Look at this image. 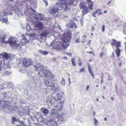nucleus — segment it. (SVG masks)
Returning <instances> with one entry per match:
<instances>
[{"mask_svg":"<svg viewBox=\"0 0 126 126\" xmlns=\"http://www.w3.org/2000/svg\"><path fill=\"white\" fill-rule=\"evenodd\" d=\"M72 39L71 32L68 31L63 34L62 37L63 42L58 41L56 42L54 46L56 48L60 50L66 49L70 45L69 43Z\"/></svg>","mask_w":126,"mask_h":126,"instance_id":"1","label":"nucleus"},{"mask_svg":"<svg viewBox=\"0 0 126 126\" xmlns=\"http://www.w3.org/2000/svg\"><path fill=\"white\" fill-rule=\"evenodd\" d=\"M34 66L36 70H39V69L41 70L40 71L38 72L39 75L41 76H43L47 79H49V80L52 79L54 78V74L49 70L46 69H41V67L39 66L38 67L36 65H34Z\"/></svg>","mask_w":126,"mask_h":126,"instance_id":"2","label":"nucleus"},{"mask_svg":"<svg viewBox=\"0 0 126 126\" xmlns=\"http://www.w3.org/2000/svg\"><path fill=\"white\" fill-rule=\"evenodd\" d=\"M86 0L88 4V7L86 6L84 2H81L79 4L80 9L82 10V12L84 15L87 14L89 12V9L92 10L93 9L94 1H92L91 0Z\"/></svg>","mask_w":126,"mask_h":126,"instance_id":"3","label":"nucleus"},{"mask_svg":"<svg viewBox=\"0 0 126 126\" xmlns=\"http://www.w3.org/2000/svg\"><path fill=\"white\" fill-rule=\"evenodd\" d=\"M17 39L15 37L10 38L8 40V43L11 47H18L20 45L17 43Z\"/></svg>","mask_w":126,"mask_h":126,"instance_id":"4","label":"nucleus"},{"mask_svg":"<svg viewBox=\"0 0 126 126\" xmlns=\"http://www.w3.org/2000/svg\"><path fill=\"white\" fill-rule=\"evenodd\" d=\"M32 61L30 59L25 58L22 60V64L25 68L28 67L32 65Z\"/></svg>","mask_w":126,"mask_h":126,"instance_id":"5","label":"nucleus"},{"mask_svg":"<svg viewBox=\"0 0 126 126\" xmlns=\"http://www.w3.org/2000/svg\"><path fill=\"white\" fill-rule=\"evenodd\" d=\"M34 29L36 30H41L43 28V24L41 22L36 21L34 22Z\"/></svg>","mask_w":126,"mask_h":126,"instance_id":"6","label":"nucleus"},{"mask_svg":"<svg viewBox=\"0 0 126 126\" xmlns=\"http://www.w3.org/2000/svg\"><path fill=\"white\" fill-rule=\"evenodd\" d=\"M34 15L35 16L34 17V18L36 20L39 19L40 20L43 21L45 19L43 15L40 13H37Z\"/></svg>","mask_w":126,"mask_h":126,"instance_id":"7","label":"nucleus"},{"mask_svg":"<svg viewBox=\"0 0 126 126\" xmlns=\"http://www.w3.org/2000/svg\"><path fill=\"white\" fill-rule=\"evenodd\" d=\"M55 100L58 101L60 100L62 96L59 94H57L56 93H53L51 96Z\"/></svg>","mask_w":126,"mask_h":126,"instance_id":"8","label":"nucleus"},{"mask_svg":"<svg viewBox=\"0 0 126 126\" xmlns=\"http://www.w3.org/2000/svg\"><path fill=\"white\" fill-rule=\"evenodd\" d=\"M58 11V8L56 6H54L49 10V12L50 14H53L56 13Z\"/></svg>","mask_w":126,"mask_h":126,"instance_id":"9","label":"nucleus"},{"mask_svg":"<svg viewBox=\"0 0 126 126\" xmlns=\"http://www.w3.org/2000/svg\"><path fill=\"white\" fill-rule=\"evenodd\" d=\"M112 46H115L116 48H119L120 46V43L118 42L114 39H112V42L111 43Z\"/></svg>","mask_w":126,"mask_h":126,"instance_id":"10","label":"nucleus"},{"mask_svg":"<svg viewBox=\"0 0 126 126\" xmlns=\"http://www.w3.org/2000/svg\"><path fill=\"white\" fill-rule=\"evenodd\" d=\"M22 38L21 41L23 40H24V41L23 42L22 41L20 42V43L22 44V45H24L25 44V43H28L29 42V40L27 39L25 35H24V34H22Z\"/></svg>","mask_w":126,"mask_h":126,"instance_id":"11","label":"nucleus"},{"mask_svg":"<svg viewBox=\"0 0 126 126\" xmlns=\"http://www.w3.org/2000/svg\"><path fill=\"white\" fill-rule=\"evenodd\" d=\"M44 83L46 86L48 87L50 86L51 88L52 89H53L55 87L54 84H53L50 85L49 80L47 79L45 80L44 81Z\"/></svg>","mask_w":126,"mask_h":126,"instance_id":"12","label":"nucleus"},{"mask_svg":"<svg viewBox=\"0 0 126 126\" xmlns=\"http://www.w3.org/2000/svg\"><path fill=\"white\" fill-rule=\"evenodd\" d=\"M49 34V32L46 30H45L40 34V36L42 37H45Z\"/></svg>","mask_w":126,"mask_h":126,"instance_id":"13","label":"nucleus"},{"mask_svg":"<svg viewBox=\"0 0 126 126\" xmlns=\"http://www.w3.org/2000/svg\"><path fill=\"white\" fill-rule=\"evenodd\" d=\"M40 110L41 112L44 114V116L47 115L49 113V111L48 110L44 108L43 107Z\"/></svg>","mask_w":126,"mask_h":126,"instance_id":"14","label":"nucleus"},{"mask_svg":"<svg viewBox=\"0 0 126 126\" xmlns=\"http://www.w3.org/2000/svg\"><path fill=\"white\" fill-rule=\"evenodd\" d=\"M98 13V15H101L102 14V12L101 11L100 9H97L95 12H94L93 14V16L94 17H96L95 15Z\"/></svg>","mask_w":126,"mask_h":126,"instance_id":"15","label":"nucleus"},{"mask_svg":"<svg viewBox=\"0 0 126 126\" xmlns=\"http://www.w3.org/2000/svg\"><path fill=\"white\" fill-rule=\"evenodd\" d=\"M63 114H59L56 116L58 120L57 121H63Z\"/></svg>","mask_w":126,"mask_h":126,"instance_id":"16","label":"nucleus"},{"mask_svg":"<svg viewBox=\"0 0 126 126\" xmlns=\"http://www.w3.org/2000/svg\"><path fill=\"white\" fill-rule=\"evenodd\" d=\"M2 56L4 59H7L8 58V54L5 52L0 54V56Z\"/></svg>","mask_w":126,"mask_h":126,"instance_id":"17","label":"nucleus"},{"mask_svg":"<svg viewBox=\"0 0 126 126\" xmlns=\"http://www.w3.org/2000/svg\"><path fill=\"white\" fill-rule=\"evenodd\" d=\"M6 37L5 36H4L1 38H0V42H1L3 43H8V41H5V39Z\"/></svg>","mask_w":126,"mask_h":126,"instance_id":"18","label":"nucleus"},{"mask_svg":"<svg viewBox=\"0 0 126 126\" xmlns=\"http://www.w3.org/2000/svg\"><path fill=\"white\" fill-rule=\"evenodd\" d=\"M88 70L89 73L92 76L93 78H94V75L92 71V69L89 65L88 66Z\"/></svg>","mask_w":126,"mask_h":126,"instance_id":"19","label":"nucleus"},{"mask_svg":"<svg viewBox=\"0 0 126 126\" xmlns=\"http://www.w3.org/2000/svg\"><path fill=\"white\" fill-rule=\"evenodd\" d=\"M38 52L41 54L44 55H46L48 53V52L46 51H43L41 50H38Z\"/></svg>","mask_w":126,"mask_h":126,"instance_id":"20","label":"nucleus"},{"mask_svg":"<svg viewBox=\"0 0 126 126\" xmlns=\"http://www.w3.org/2000/svg\"><path fill=\"white\" fill-rule=\"evenodd\" d=\"M117 48L115 50V52L118 57H119L120 54V50L119 48Z\"/></svg>","mask_w":126,"mask_h":126,"instance_id":"21","label":"nucleus"},{"mask_svg":"<svg viewBox=\"0 0 126 126\" xmlns=\"http://www.w3.org/2000/svg\"><path fill=\"white\" fill-rule=\"evenodd\" d=\"M71 61L73 66H76V65L74 59V58H72L71 59Z\"/></svg>","mask_w":126,"mask_h":126,"instance_id":"22","label":"nucleus"},{"mask_svg":"<svg viewBox=\"0 0 126 126\" xmlns=\"http://www.w3.org/2000/svg\"><path fill=\"white\" fill-rule=\"evenodd\" d=\"M52 98L50 96H48L46 99V101L47 102H49L50 103L52 102L51 100Z\"/></svg>","mask_w":126,"mask_h":126,"instance_id":"23","label":"nucleus"},{"mask_svg":"<svg viewBox=\"0 0 126 126\" xmlns=\"http://www.w3.org/2000/svg\"><path fill=\"white\" fill-rule=\"evenodd\" d=\"M2 21L3 22H4L6 24H7L8 22V20L7 18H3L2 20Z\"/></svg>","mask_w":126,"mask_h":126,"instance_id":"24","label":"nucleus"},{"mask_svg":"<svg viewBox=\"0 0 126 126\" xmlns=\"http://www.w3.org/2000/svg\"><path fill=\"white\" fill-rule=\"evenodd\" d=\"M61 82V83L63 85H64L65 84V79L64 78H62Z\"/></svg>","mask_w":126,"mask_h":126,"instance_id":"25","label":"nucleus"},{"mask_svg":"<svg viewBox=\"0 0 126 126\" xmlns=\"http://www.w3.org/2000/svg\"><path fill=\"white\" fill-rule=\"evenodd\" d=\"M17 119L16 118L14 117H12V123L13 124H14V122H16Z\"/></svg>","mask_w":126,"mask_h":126,"instance_id":"26","label":"nucleus"},{"mask_svg":"<svg viewBox=\"0 0 126 126\" xmlns=\"http://www.w3.org/2000/svg\"><path fill=\"white\" fill-rule=\"evenodd\" d=\"M85 68L83 67L82 68H81L79 72L80 73H81L83 72L85 70Z\"/></svg>","mask_w":126,"mask_h":126,"instance_id":"27","label":"nucleus"},{"mask_svg":"<svg viewBox=\"0 0 126 126\" xmlns=\"http://www.w3.org/2000/svg\"><path fill=\"white\" fill-rule=\"evenodd\" d=\"M94 123L95 126H96L98 124V121L96 119H94Z\"/></svg>","mask_w":126,"mask_h":126,"instance_id":"28","label":"nucleus"},{"mask_svg":"<svg viewBox=\"0 0 126 126\" xmlns=\"http://www.w3.org/2000/svg\"><path fill=\"white\" fill-rule=\"evenodd\" d=\"M104 54V52H102L101 53H100V57L102 59L103 58V56Z\"/></svg>","mask_w":126,"mask_h":126,"instance_id":"29","label":"nucleus"},{"mask_svg":"<svg viewBox=\"0 0 126 126\" xmlns=\"http://www.w3.org/2000/svg\"><path fill=\"white\" fill-rule=\"evenodd\" d=\"M36 34L35 33H30V35L31 37H34L35 36Z\"/></svg>","mask_w":126,"mask_h":126,"instance_id":"30","label":"nucleus"},{"mask_svg":"<svg viewBox=\"0 0 126 126\" xmlns=\"http://www.w3.org/2000/svg\"><path fill=\"white\" fill-rule=\"evenodd\" d=\"M105 26L104 25H103L102 26V32H104L105 31Z\"/></svg>","mask_w":126,"mask_h":126,"instance_id":"31","label":"nucleus"},{"mask_svg":"<svg viewBox=\"0 0 126 126\" xmlns=\"http://www.w3.org/2000/svg\"><path fill=\"white\" fill-rule=\"evenodd\" d=\"M87 53H88L89 54H93V55H94V52L93 51H87Z\"/></svg>","mask_w":126,"mask_h":126,"instance_id":"32","label":"nucleus"},{"mask_svg":"<svg viewBox=\"0 0 126 126\" xmlns=\"http://www.w3.org/2000/svg\"><path fill=\"white\" fill-rule=\"evenodd\" d=\"M79 40L80 38H79L77 39L76 41H75V43H78L80 42Z\"/></svg>","mask_w":126,"mask_h":126,"instance_id":"33","label":"nucleus"},{"mask_svg":"<svg viewBox=\"0 0 126 126\" xmlns=\"http://www.w3.org/2000/svg\"><path fill=\"white\" fill-rule=\"evenodd\" d=\"M20 126H25V124L22 121H21L20 123Z\"/></svg>","mask_w":126,"mask_h":126,"instance_id":"34","label":"nucleus"},{"mask_svg":"<svg viewBox=\"0 0 126 126\" xmlns=\"http://www.w3.org/2000/svg\"><path fill=\"white\" fill-rule=\"evenodd\" d=\"M65 53H66L67 55H68L70 56H72V54L70 52H69V53L66 52Z\"/></svg>","mask_w":126,"mask_h":126,"instance_id":"35","label":"nucleus"},{"mask_svg":"<svg viewBox=\"0 0 126 126\" xmlns=\"http://www.w3.org/2000/svg\"><path fill=\"white\" fill-rule=\"evenodd\" d=\"M123 32L125 34H126V27L123 30Z\"/></svg>","mask_w":126,"mask_h":126,"instance_id":"36","label":"nucleus"},{"mask_svg":"<svg viewBox=\"0 0 126 126\" xmlns=\"http://www.w3.org/2000/svg\"><path fill=\"white\" fill-rule=\"evenodd\" d=\"M3 14L5 16H7L8 15V12H3Z\"/></svg>","mask_w":126,"mask_h":126,"instance_id":"37","label":"nucleus"},{"mask_svg":"<svg viewBox=\"0 0 126 126\" xmlns=\"http://www.w3.org/2000/svg\"><path fill=\"white\" fill-rule=\"evenodd\" d=\"M11 54H8V59L11 58Z\"/></svg>","mask_w":126,"mask_h":126,"instance_id":"38","label":"nucleus"},{"mask_svg":"<svg viewBox=\"0 0 126 126\" xmlns=\"http://www.w3.org/2000/svg\"><path fill=\"white\" fill-rule=\"evenodd\" d=\"M82 64L81 62H79L78 64V65L80 66H81Z\"/></svg>","mask_w":126,"mask_h":126,"instance_id":"39","label":"nucleus"},{"mask_svg":"<svg viewBox=\"0 0 126 126\" xmlns=\"http://www.w3.org/2000/svg\"><path fill=\"white\" fill-rule=\"evenodd\" d=\"M101 74H102V76H101L100 77V78H103L104 76H103V72H102V73H101Z\"/></svg>","mask_w":126,"mask_h":126,"instance_id":"40","label":"nucleus"},{"mask_svg":"<svg viewBox=\"0 0 126 126\" xmlns=\"http://www.w3.org/2000/svg\"><path fill=\"white\" fill-rule=\"evenodd\" d=\"M91 40H89V42H88V43H87V45L90 46V43H91Z\"/></svg>","mask_w":126,"mask_h":126,"instance_id":"41","label":"nucleus"},{"mask_svg":"<svg viewBox=\"0 0 126 126\" xmlns=\"http://www.w3.org/2000/svg\"><path fill=\"white\" fill-rule=\"evenodd\" d=\"M94 30V26H92V31H93Z\"/></svg>","mask_w":126,"mask_h":126,"instance_id":"42","label":"nucleus"},{"mask_svg":"<svg viewBox=\"0 0 126 126\" xmlns=\"http://www.w3.org/2000/svg\"><path fill=\"white\" fill-rule=\"evenodd\" d=\"M31 10L33 12L35 13V12H36V10L35 11L32 9H31Z\"/></svg>","mask_w":126,"mask_h":126,"instance_id":"43","label":"nucleus"},{"mask_svg":"<svg viewBox=\"0 0 126 126\" xmlns=\"http://www.w3.org/2000/svg\"><path fill=\"white\" fill-rule=\"evenodd\" d=\"M89 86L88 85L87 86V88H86V90L87 91H88V89L89 88Z\"/></svg>","mask_w":126,"mask_h":126,"instance_id":"44","label":"nucleus"},{"mask_svg":"<svg viewBox=\"0 0 126 126\" xmlns=\"http://www.w3.org/2000/svg\"><path fill=\"white\" fill-rule=\"evenodd\" d=\"M122 63L121 62H120L119 63V66L120 67H121L122 65Z\"/></svg>","mask_w":126,"mask_h":126,"instance_id":"45","label":"nucleus"},{"mask_svg":"<svg viewBox=\"0 0 126 126\" xmlns=\"http://www.w3.org/2000/svg\"><path fill=\"white\" fill-rule=\"evenodd\" d=\"M45 4H46V6H47V5L48 4V3L47 2V1H46L45 2H44Z\"/></svg>","mask_w":126,"mask_h":126,"instance_id":"46","label":"nucleus"},{"mask_svg":"<svg viewBox=\"0 0 126 126\" xmlns=\"http://www.w3.org/2000/svg\"><path fill=\"white\" fill-rule=\"evenodd\" d=\"M54 123L56 124V125H57L58 124L57 123V121H55L54 122Z\"/></svg>","mask_w":126,"mask_h":126,"instance_id":"47","label":"nucleus"},{"mask_svg":"<svg viewBox=\"0 0 126 126\" xmlns=\"http://www.w3.org/2000/svg\"><path fill=\"white\" fill-rule=\"evenodd\" d=\"M2 103V102L1 100H0V106L1 105Z\"/></svg>","mask_w":126,"mask_h":126,"instance_id":"48","label":"nucleus"},{"mask_svg":"<svg viewBox=\"0 0 126 126\" xmlns=\"http://www.w3.org/2000/svg\"><path fill=\"white\" fill-rule=\"evenodd\" d=\"M63 58V59H65L66 60H67V58L66 57H64Z\"/></svg>","mask_w":126,"mask_h":126,"instance_id":"49","label":"nucleus"},{"mask_svg":"<svg viewBox=\"0 0 126 126\" xmlns=\"http://www.w3.org/2000/svg\"><path fill=\"white\" fill-rule=\"evenodd\" d=\"M111 1H109L107 3V4H110V2H111Z\"/></svg>","mask_w":126,"mask_h":126,"instance_id":"50","label":"nucleus"},{"mask_svg":"<svg viewBox=\"0 0 126 126\" xmlns=\"http://www.w3.org/2000/svg\"><path fill=\"white\" fill-rule=\"evenodd\" d=\"M21 113V111H19L18 112V114H20Z\"/></svg>","mask_w":126,"mask_h":126,"instance_id":"51","label":"nucleus"},{"mask_svg":"<svg viewBox=\"0 0 126 126\" xmlns=\"http://www.w3.org/2000/svg\"><path fill=\"white\" fill-rule=\"evenodd\" d=\"M43 0L44 2H45L46 1H47L46 0Z\"/></svg>","mask_w":126,"mask_h":126,"instance_id":"52","label":"nucleus"},{"mask_svg":"<svg viewBox=\"0 0 126 126\" xmlns=\"http://www.w3.org/2000/svg\"><path fill=\"white\" fill-rule=\"evenodd\" d=\"M107 13V11H104V13Z\"/></svg>","mask_w":126,"mask_h":126,"instance_id":"53","label":"nucleus"},{"mask_svg":"<svg viewBox=\"0 0 126 126\" xmlns=\"http://www.w3.org/2000/svg\"><path fill=\"white\" fill-rule=\"evenodd\" d=\"M86 37V35H84V36H83V37H84V38Z\"/></svg>","mask_w":126,"mask_h":126,"instance_id":"54","label":"nucleus"},{"mask_svg":"<svg viewBox=\"0 0 126 126\" xmlns=\"http://www.w3.org/2000/svg\"><path fill=\"white\" fill-rule=\"evenodd\" d=\"M114 99V98H113V97H111V99L112 100H113Z\"/></svg>","mask_w":126,"mask_h":126,"instance_id":"55","label":"nucleus"},{"mask_svg":"<svg viewBox=\"0 0 126 126\" xmlns=\"http://www.w3.org/2000/svg\"><path fill=\"white\" fill-rule=\"evenodd\" d=\"M95 112H93V115L94 116L95 115Z\"/></svg>","mask_w":126,"mask_h":126,"instance_id":"56","label":"nucleus"},{"mask_svg":"<svg viewBox=\"0 0 126 126\" xmlns=\"http://www.w3.org/2000/svg\"><path fill=\"white\" fill-rule=\"evenodd\" d=\"M21 122V121H19V120H18V123H20V122Z\"/></svg>","mask_w":126,"mask_h":126,"instance_id":"57","label":"nucleus"},{"mask_svg":"<svg viewBox=\"0 0 126 126\" xmlns=\"http://www.w3.org/2000/svg\"><path fill=\"white\" fill-rule=\"evenodd\" d=\"M104 120L105 121H106V118H104Z\"/></svg>","mask_w":126,"mask_h":126,"instance_id":"58","label":"nucleus"},{"mask_svg":"<svg viewBox=\"0 0 126 126\" xmlns=\"http://www.w3.org/2000/svg\"><path fill=\"white\" fill-rule=\"evenodd\" d=\"M89 61L90 62H91V60L90 59H89Z\"/></svg>","mask_w":126,"mask_h":126,"instance_id":"59","label":"nucleus"},{"mask_svg":"<svg viewBox=\"0 0 126 126\" xmlns=\"http://www.w3.org/2000/svg\"><path fill=\"white\" fill-rule=\"evenodd\" d=\"M125 45H126V46H125V48H126V43H125Z\"/></svg>","mask_w":126,"mask_h":126,"instance_id":"60","label":"nucleus"},{"mask_svg":"<svg viewBox=\"0 0 126 126\" xmlns=\"http://www.w3.org/2000/svg\"><path fill=\"white\" fill-rule=\"evenodd\" d=\"M96 101H98V98H97L96 99Z\"/></svg>","mask_w":126,"mask_h":126,"instance_id":"61","label":"nucleus"},{"mask_svg":"<svg viewBox=\"0 0 126 126\" xmlns=\"http://www.w3.org/2000/svg\"><path fill=\"white\" fill-rule=\"evenodd\" d=\"M20 126V125H17L16 126Z\"/></svg>","mask_w":126,"mask_h":126,"instance_id":"62","label":"nucleus"},{"mask_svg":"<svg viewBox=\"0 0 126 126\" xmlns=\"http://www.w3.org/2000/svg\"><path fill=\"white\" fill-rule=\"evenodd\" d=\"M91 35H92V36H93V33H91Z\"/></svg>","mask_w":126,"mask_h":126,"instance_id":"63","label":"nucleus"},{"mask_svg":"<svg viewBox=\"0 0 126 126\" xmlns=\"http://www.w3.org/2000/svg\"><path fill=\"white\" fill-rule=\"evenodd\" d=\"M31 30V29H29V31H30V30Z\"/></svg>","mask_w":126,"mask_h":126,"instance_id":"64","label":"nucleus"}]
</instances>
